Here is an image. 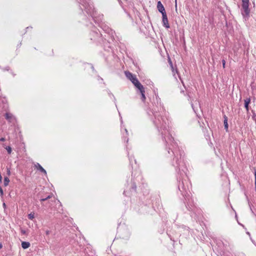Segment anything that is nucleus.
Here are the masks:
<instances>
[{
    "instance_id": "1",
    "label": "nucleus",
    "mask_w": 256,
    "mask_h": 256,
    "mask_svg": "<svg viewBox=\"0 0 256 256\" xmlns=\"http://www.w3.org/2000/svg\"><path fill=\"white\" fill-rule=\"evenodd\" d=\"M154 115L155 118L154 123L158 129H166V123L164 118L157 112L154 113Z\"/></svg>"
},
{
    "instance_id": "2",
    "label": "nucleus",
    "mask_w": 256,
    "mask_h": 256,
    "mask_svg": "<svg viewBox=\"0 0 256 256\" xmlns=\"http://www.w3.org/2000/svg\"><path fill=\"white\" fill-rule=\"evenodd\" d=\"M249 4H242V8L243 12L242 14L244 16H249L250 10L249 9Z\"/></svg>"
},
{
    "instance_id": "3",
    "label": "nucleus",
    "mask_w": 256,
    "mask_h": 256,
    "mask_svg": "<svg viewBox=\"0 0 256 256\" xmlns=\"http://www.w3.org/2000/svg\"><path fill=\"white\" fill-rule=\"evenodd\" d=\"M162 16V24L163 26L166 28H170V24H168V19L167 18L166 14H163Z\"/></svg>"
},
{
    "instance_id": "4",
    "label": "nucleus",
    "mask_w": 256,
    "mask_h": 256,
    "mask_svg": "<svg viewBox=\"0 0 256 256\" xmlns=\"http://www.w3.org/2000/svg\"><path fill=\"white\" fill-rule=\"evenodd\" d=\"M157 8H158V10L162 14H164V13L166 14L164 8V6H163L162 4V2L160 1H158V2Z\"/></svg>"
},
{
    "instance_id": "5",
    "label": "nucleus",
    "mask_w": 256,
    "mask_h": 256,
    "mask_svg": "<svg viewBox=\"0 0 256 256\" xmlns=\"http://www.w3.org/2000/svg\"><path fill=\"white\" fill-rule=\"evenodd\" d=\"M5 118L10 122H14L15 120V118L14 116L10 113H6L5 114Z\"/></svg>"
},
{
    "instance_id": "6",
    "label": "nucleus",
    "mask_w": 256,
    "mask_h": 256,
    "mask_svg": "<svg viewBox=\"0 0 256 256\" xmlns=\"http://www.w3.org/2000/svg\"><path fill=\"white\" fill-rule=\"evenodd\" d=\"M34 166L38 170H39L42 172H43L44 174H46V170L41 166L40 164H34Z\"/></svg>"
},
{
    "instance_id": "7",
    "label": "nucleus",
    "mask_w": 256,
    "mask_h": 256,
    "mask_svg": "<svg viewBox=\"0 0 256 256\" xmlns=\"http://www.w3.org/2000/svg\"><path fill=\"white\" fill-rule=\"evenodd\" d=\"M244 108H246V112H248L249 111V104L250 102V98H247L244 100Z\"/></svg>"
},
{
    "instance_id": "8",
    "label": "nucleus",
    "mask_w": 256,
    "mask_h": 256,
    "mask_svg": "<svg viewBox=\"0 0 256 256\" xmlns=\"http://www.w3.org/2000/svg\"><path fill=\"white\" fill-rule=\"evenodd\" d=\"M168 63L170 66L172 74H173L174 76H175L176 73L178 74V70H177V69L174 70V67L172 64V62L171 60L170 59V58H168Z\"/></svg>"
},
{
    "instance_id": "9",
    "label": "nucleus",
    "mask_w": 256,
    "mask_h": 256,
    "mask_svg": "<svg viewBox=\"0 0 256 256\" xmlns=\"http://www.w3.org/2000/svg\"><path fill=\"white\" fill-rule=\"evenodd\" d=\"M125 74L126 76L130 80L132 81L133 80L136 78V76L132 74L130 72H125Z\"/></svg>"
},
{
    "instance_id": "10",
    "label": "nucleus",
    "mask_w": 256,
    "mask_h": 256,
    "mask_svg": "<svg viewBox=\"0 0 256 256\" xmlns=\"http://www.w3.org/2000/svg\"><path fill=\"white\" fill-rule=\"evenodd\" d=\"M22 246L24 249H26L30 246V244L29 242H22Z\"/></svg>"
},
{
    "instance_id": "11",
    "label": "nucleus",
    "mask_w": 256,
    "mask_h": 256,
    "mask_svg": "<svg viewBox=\"0 0 256 256\" xmlns=\"http://www.w3.org/2000/svg\"><path fill=\"white\" fill-rule=\"evenodd\" d=\"M135 86L140 90V92H144V88L140 82L137 84L136 86Z\"/></svg>"
},
{
    "instance_id": "12",
    "label": "nucleus",
    "mask_w": 256,
    "mask_h": 256,
    "mask_svg": "<svg viewBox=\"0 0 256 256\" xmlns=\"http://www.w3.org/2000/svg\"><path fill=\"white\" fill-rule=\"evenodd\" d=\"M224 128L227 130L228 129V118L226 116L224 115Z\"/></svg>"
},
{
    "instance_id": "13",
    "label": "nucleus",
    "mask_w": 256,
    "mask_h": 256,
    "mask_svg": "<svg viewBox=\"0 0 256 256\" xmlns=\"http://www.w3.org/2000/svg\"><path fill=\"white\" fill-rule=\"evenodd\" d=\"M10 182V180L8 177H4V186H7Z\"/></svg>"
},
{
    "instance_id": "14",
    "label": "nucleus",
    "mask_w": 256,
    "mask_h": 256,
    "mask_svg": "<svg viewBox=\"0 0 256 256\" xmlns=\"http://www.w3.org/2000/svg\"><path fill=\"white\" fill-rule=\"evenodd\" d=\"M141 94V100L142 102H144L146 100V96L144 94L145 90H144V92H140Z\"/></svg>"
},
{
    "instance_id": "15",
    "label": "nucleus",
    "mask_w": 256,
    "mask_h": 256,
    "mask_svg": "<svg viewBox=\"0 0 256 256\" xmlns=\"http://www.w3.org/2000/svg\"><path fill=\"white\" fill-rule=\"evenodd\" d=\"M132 82V83L134 85V86H136L137 84H138L139 82H140L137 79V78H134V80H133L132 81H131Z\"/></svg>"
},
{
    "instance_id": "16",
    "label": "nucleus",
    "mask_w": 256,
    "mask_h": 256,
    "mask_svg": "<svg viewBox=\"0 0 256 256\" xmlns=\"http://www.w3.org/2000/svg\"><path fill=\"white\" fill-rule=\"evenodd\" d=\"M52 198V196L49 195V196H46V198H42L40 200L41 202H44V201H45V200H47L48 199H49V198Z\"/></svg>"
},
{
    "instance_id": "17",
    "label": "nucleus",
    "mask_w": 256,
    "mask_h": 256,
    "mask_svg": "<svg viewBox=\"0 0 256 256\" xmlns=\"http://www.w3.org/2000/svg\"><path fill=\"white\" fill-rule=\"evenodd\" d=\"M28 218L29 219H30L31 220H33L34 218V214L30 213V214H28Z\"/></svg>"
},
{
    "instance_id": "18",
    "label": "nucleus",
    "mask_w": 256,
    "mask_h": 256,
    "mask_svg": "<svg viewBox=\"0 0 256 256\" xmlns=\"http://www.w3.org/2000/svg\"><path fill=\"white\" fill-rule=\"evenodd\" d=\"M242 4H249V0H242Z\"/></svg>"
},
{
    "instance_id": "19",
    "label": "nucleus",
    "mask_w": 256,
    "mask_h": 256,
    "mask_svg": "<svg viewBox=\"0 0 256 256\" xmlns=\"http://www.w3.org/2000/svg\"><path fill=\"white\" fill-rule=\"evenodd\" d=\"M6 150H7L8 151V152L10 154L11 152H12V148L10 146H7L6 148Z\"/></svg>"
},
{
    "instance_id": "20",
    "label": "nucleus",
    "mask_w": 256,
    "mask_h": 256,
    "mask_svg": "<svg viewBox=\"0 0 256 256\" xmlns=\"http://www.w3.org/2000/svg\"><path fill=\"white\" fill-rule=\"evenodd\" d=\"M20 232H21L22 234H26V230H24L21 229Z\"/></svg>"
},
{
    "instance_id": "21",
    "label": "nucleus",
    "mask_w": 256,
    "mask_h": 256,
    "mask_svg": "<svg viewBox=\"0 0 256 256\" xmlns=\"http://www.w3.org/2000/svg\"><path fill=\"white\" fill-rule=\"evenodd\" d=\"M3 194H4V192H3L2 189V188L0 186V196H2Z\"/></svg>"
},
{
    "instance_id": "22",
    "label": "nucleus",
    "mask_w": 256,
    "mask_h": 256,
    "mask_svg": "<svg viewBox=\"0 0 256 256\" xmlns=\"http://www.w3.org/2000/svg\"><path fill=\"white\" fill-rule=\"evenodd\" d=\"M7 174L8 176H10V168H7Z\"/></svg>"
},
{
    "instance_id": "23",
    "label": "nucleus",
    "mask_w": 256,
    "mask_h": 256,
    "mask_svg": "<svg viewBox=\"0 0 256 256\" xmlns=\"http://www.w3.org/2000/svg\"><path fill=\"white\" fill-rule=\"evenodd\" d=\"M50 230H46V235H47V236H48V234H50Z\"/></svg>"
},
{
    "instance_id": "24",
    "label": "nucleus",
    "mask_w": 256,
    "mask_h": 256,
    "mask_svg": "<svg viewBox=\"0 0 256 256\" xmlns=\"http://www.w3.org/2000/svg\"><path fill=\"white\" fill-rule=\"evenodd\" d=\"M222 62L223 67L224 68L225 64H226V61L224 60H222Z\"/></svg>"
},
{
    "instance_id": "25",
    "label": "nucleus",
    "mask_w": 256,
    "mask_h": 256,
    "mask_svg": "<svg viewBox=\"0 0 256 256\" xmlns=\"http://www.w3.org/2000/svg\"><path fill=\"white\" fill-rule=\"evenodd\" d=\"M5 140H6V139L4 138H0V141H2V142H4V141H5Z\"/></svg>"
},
{
    "instance_id": "26",
    "label": "nucleus",
    "mask_w": 256,
    "mask_h": 256,
    "mask_svg": "<svg viewBox=\"0 0 256 256\" xmlns=\"http://www.w3.org/2000/svg\"><path fill=\"white\" fill-rule=\"evenodd\" d=\"M2 206H3V207H4V208H6V204H5V203H3Z\"/></svg>"
},
{
    "instance_id": "27",
    "label": "nucleus",
    "mask_w": 256,
    "mask_h": 256,
    "mask_svg": "<svg viewBox=\"0 0 256 256\" xmlns=\"http://www.w3.org/2000/svg\"><path fill=\"white\" fill-rule=\"evenodd\" d=\"M2 247V244H0V248Z\"/></svg>"
},
{
    "instance_id": "28",
    "label": "nucleus",
    "mask_w": 256,
    "mask_h": 256,
    "mask_svg": "<svg viewBox=\"0 0 256 256\" xmlns=\"http://www.w3.org/2000/svg\"><path fill=\"white\" fill-rule=\"evenodd\" d=\"M247 234H250V232H248Z\"/></svg>"
}]
</instances>
